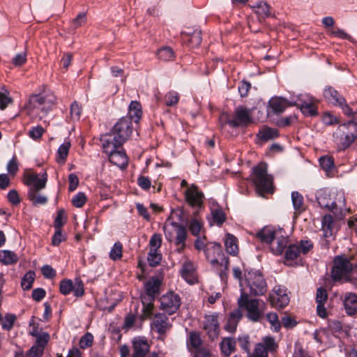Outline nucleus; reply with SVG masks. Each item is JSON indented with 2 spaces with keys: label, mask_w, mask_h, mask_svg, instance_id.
<instances>
[{
  "label": "nucleus",
  "mask_w": 357,
  "mask_h": 357,
  "mask_svg": "<svg viewBox=\"0 0 357 357\" xmlns=\"http://www.w3.org/2000/svg\"><path fill=\"white\" fill-rule=\"evenodd\" d=\"M56 100V96L52 92L44 91L30 96L24 107L29 116H36L39 112L47 114L52 109Z\"/></svg>",
  "instance_id": "nucleus-1"
},
{
  "label": "nucleus",
  "mask_w": 357,
  "mask_h": 357,
  "mask_svg": "<svg viewBox=\"0 0 357 357\" xmlns=\"http://www.w3.org/2000/svg\"><path fill=\"white\" fill-rule=\"evenodd\" d=\"M331 277L335 281H349L357 284V265L353 266L347 259L337 257L334 260Z\"/></svg>",
  "instance_id": "nucleus-2"
},
{
  "label": "nucleus",
  "mask_w": 357,
  "mask_h": 357,
  "mask_svg": "<svg viewBox=\"0 0 357 357\" xmlns=\"http://www.w3.org/2000/svg\"><path fill=\"white\" fill-rule=\"evenodd\" d=\"M238 306L241 310L245 309L247 317L256 322L263 317L266 310V303L261 299L250 298L248 294L243 289L238 299Z\"/></svg>",
  "instance_id": "nucleus-3"
},
{
  "label": "nucleus",
  "mask_w": 357,
  "mask_h": 357,
  "mask_svg": "<svg viewBox=\"0 0 357 357\" xmlns=\"http://www.w3.org/2000/svg\"><path fill=\"white\" fill-rule=\"evenodd\" d=\"M204 253L210 264L217 268H219L220 276L223 279L228 270L229 259L222 253L221 245L216 243H208Z\"/></svg>",
  "instance_id": "nucleus-4"
},
{
  "label": "nucleus",
  "mask_w": 357,
  "mask_h": 357,
  "mask_svg": "<svg viewBox=\"0 0 357 357\" xmlns=\"http://www.w3.org/2000/svg\"><path fill=\"white\" fill-rule=\"evenodd\" d=\"M252 180L258 192L272 193L273 192V176L267 173V164L260 162L252 169Z\"/></svg>",
  "instance_id": "nucleus-5"
},
{
  "label": "nucleus",
  "mask_w": 357,
  "mask_h": 357,
  "mask_svg": "<svg viewBox=\"0 0 357 357\" xmlns=\"http://www.w3.org/2000/svg\"><path fill=\"white\" fill-rule=\"evenodd\" d=\"M245 284L242 285L241 291L245 289L249 296H261L267 291L266 282L262 274L257 271H250L245 274Z\"/></svg>",
  "instance_id": "nucleus-6"
},
{
  "label": "nucleus",
  "mask_w": 357,
  "mask_h": 357,
  "mask_svg": "<svg viewBox=\"0 0 357 357\" xmlns=\"http://www.w3.org/2000/svg\"><path fill=\"white\" fill-rule=\"evenodd\" d=\"M164 231L166 239L169 243H174L177 252H181L185 248L188 235L185 227L176 222H166Z\"/></svg>",
  "instance_id": "nucleus-7"
},
{
  "label": "nucleus",
  "mask_w": 357,
  "mask_h": 357,
  "mask_svg": "<svg viewBox=\"0 0 357 357\" xmlns=\"http://www.w3.org/2000/svg\"><path fill=\"white\" fill-rule=\"evenodd\" d=\"M132 130V122L130 117H122L113 126L110 132L119 141L125 143L130 138Z\"/></svg>",
  "instance_id": "nucleus-8"
},
{
  "label": "nucleus",
  "mask_w": 357,
  "mask_h": 357,
  "mask_svg": "<svg viewBox=\"0 0 357 357\" xmlns=\"http://www.w3.org/2000/svg\"><path fill=\"white\" fill-rule=\"evenodd\" d=\"M313 247L310 241L302 240L299 244L289 245L285 252V264L291 265V261L297 259L301 254H307Z\"/></svg>",
  "instance_id": "nucleus-9"
},
{
  "label": "nucleus",
  "mask_w": 357,
  "mask_h": 357,
  "mask_svg": "<svg viewBox=\"0 0 357 357\" xmlns=\"http://www.w3.org/2000/svg\"><path fill=\"white\" fill-rule=\"evenodd\" d=\"M47 181L46 172L42 174L29 173L24 175V183L29 187L28 192H40L46 187Z\"/></svg>",
  "instance_id": "nucleus-10"
},
{
  "label": "nucleus",
  "mask_w": 357,
  "mask_h": 357,
  "mask_svg": "<svg viewBox=\"0 0 357 357\" xmlns=\"http://www.w3.org/2000/svg\"><path fill=\"white\" fill-rule=\"evenodd\" d=\"M268 301L273 307H284L289 302L287 289L282 286H275L269 294Z\"/></svg>",
  "instance_id": "nucleus-11"
},
{
  "label": "nucleus",
  "mask_w": 357,
  "mask_h": 357,
  "mask_svg": "<svg viewBox=\"0 0 357 357\" xmlns=\"http://www.w3.org/2000/svg\"><path fill=\"white\" fill-rule=\"evenodd\" d=\"M294 105L299 107L301 112L307 116H313L318 114L317 100L308 95H300L297 102Z\"/></svg>",
  "instance_id": "nucleus-12"
},
{
  "label": "nucleus",
  "mask_w": 357,
  "mask_h": 357,
  "mask_svg": "<svg viewBox=\"0 0 357 357\" xmlns=\"http://www.w3.org/2000/svg\"><path fill=\"white\" fill-rule=\"evenodd\" d=\"M160 309L172 314L175 313L181 305L179 296L173 291H169L160 298Z\"/></svg>",
  "instance_id": "nucleus-13"
},
{
  "label": "nucleus",
  "mask_w": 357,
  "mask_h": 357,
  "mask_svg": "<svg viewBox=\"0 0 357 357\" xmlns=\"http://www.w3.org/2000/svg\"><path fill=\"white\" fill-rule=\"evenodd\" d=\"M59 289L63 295H68L72 291L77 297H81L84 294V284L79 278H76L74 282L69 279L61 280Z\"/></svg>",
  "instance_id": "nucleus-14"
},
{
  "label": "nucleus",
  "mask_w": 357,
  "mask_h": 357,
  "mask_svg": "<svg viewBox=\"0 0 357 357\" xmlns=\"http://www.w3.org/2000/svg\"><path fill=\"white\" fill-rule=\"evenodd\" d=\"M251 123V110L245 107H238L235 109L234 119L227 120V123L231 127L247 126Z\"/></svg>",
  "instance_id": "nucleus-15"
},
{
  "label": "nucleus",
  "mask_w": 357,
  "mask_h": 357,
  "mask_svg": "<svg viewBox=\"0 0 357 357\" xmlns=\"http://www.w3.org/2000/svg\"><path fill=\"white\" fill-rule=\"evenodd\" d=\"M317 199L319 205L321 208H324L332 211L337 218L341 219L344 215L341 210L339 211L337 204L331 199V196L327 191L320 190L318 192Z\"/></svg>",
  "instance_id": "nucleus-16"
},
{
  "label": "nucleus",
  "mask_w": 357,
  "mask_h": 357,
  "mask_svg": "<svg viewBox=\"0 0 357 357\" xmlns=\"http://www.w3.org/2000/svg\"><path fill=\"white\" fill-rule=\"evenodd\" d=\"M151 326L159 334L160 338L163 339L165 334L172 328V323L167 315L158 313L154 316Z\"/></svg>",
  "instance_id": "nucleus-17"
},
{
  "label": "nucleus",
  "mask_w": 357,
  "mask_h": 357,
  "mask_svg": "<svg viewBox=\"0 0 357 357\" xmlns=\"http://www.w3.org/2000/svg\"><path fill=\"white\" fill-rule=\"evenodd\" d=\"M100 141L103 151L107 154L112 153L118 149L123 148V143L119 139L112 135L110 132L101 136Z\"/></svg>",
  "instance_id": "nucleus-18"
},
{
  "label": "nucleus",
  "mask_w": 357,
  "mask_h": 357,
  "mask_svg": "<svg viewBox=\"0 0 357 357\" xmlns=\"http://www.w3.org/2000/svg\"><path fill=\"white\" fill-rule=\"evenodd\" d=\"M204 328L206 331L209 338L214 340L218 337L219 333V322L217 314H208L204 317Z\"/></svg>",
  "instance_id": "nucleus-19"
},
{
  "label": "nucleus",
  "mask_w": 357,
  "mask_h": 357,
  "mask_svg": "<svg viewBox=\"0 0 357 357\" xmlns=\"http://www.w3.org/2000/svg\"><path fill=\"white\" fill-rule=\"evenodd\" d=\"M203 193L199 191L195 185H192L185 191V199L192 207H200L203 202Z\"/></svg>",
  "instance_id": "nucleus-20"
},
{
  "label": "nucleus",
  "mask_w": 357,
  "mask_h": 357,
  "mask_svg": "<svg viewBox=\"0 0 357 357\" xmlns=\"http://www.w3.org/2000/svg\"><path fill=\"white\" fill-rule=\"evenodd\" d=\"M182 278L189 284L197 282L196 268L194 264L188 259H185L181 270Z\"/></svg>",
  "instance_id": "nucleus-21"
},
{
  "label": "nucleus",
  "mask_w": 357,
  "mask_h": 357,
  "mask_svg": "<svg viewBox=\"0 0 357 357\" xmlns=\"http://www.w3.org/2000/svg\"><path fill=\"white\" fill-rule=\"evenodd\" d=\"M133 352L131 357H145L149 351V345L144 337H135L132 340Z\"/></svg>",
  "instance_id": "nucleus-22"
},
{
  "label": "nucleus",
  "mask_w": 357,
  "mask_h": 357,
  "mask_svg": "<svg viewBox=\"0 0 357 357\" xmlns=\"http://www.w3.org/2000/svg\"><path fill=\"white\" fill-rule=\"evenodd\" d=\"M160 284L161 280L160 279L157 278H151L145 283V294H142V296H146V298L151 300H155L160 293Z\"/></svg>",
  "instance_id": "nucleus-23"
},
{
  "label": "nucleus",
  "mask_w": 357,
  "mask_h": 357,
  "mask_svg": "<svg viewBox=\"0 0 357 357\" xmlns=\"http://www.w3.org/2000/svg\"><path fill=\"white\" fill-rule=\"evenodd\" d=\"M327 299L328 293L326 290L323 287L318 288L316 294L317 312L321 318H325L327 316L325 307V303L327 301Z\"/></svg>",
  "instance_id": "nucleus-24"
},
{
  "label": "nucleus",
  "mask_w": 357,
  "mask_h": 357,
  "mask_svg": "<svg viewBox=\"0 0 357 357\" xmlns=\"http://www.w3.org/2000/svg\"><path fill=\"white\" fill-rule=\"evenodd\" d=\"M107 155L109 162L121 169H123L128 165V158L123 148L112 151Z\"/></svg>",
  "instance_id": "nucleus-25"
},
{
  "label": "nucleus",
  "mask_w": 357,
  "mask_h": 357,
  "mask_svg": "<svg viewBox=\"0 0 357 357\" xmlns=\"http://www.w3.org/2000/svg\"><path fill=\"white\" fill-rule=\"evenodd\" d=\"M294 105L282 97H273L268 101V108L274 114L282 113L289 106Z\"/></svg>",
  "instance_id": "nucleus-26"
},
{
  "label": "nucleus",
  "mask_w": 357,
  "mask_h": 357,
  "mask_svg": "<svg viewBox=\"0 0 357 357\" xmlns=\"http://www.w3.org/2000/svg\"><path fill=\"white\" fill-rule=\"evenodd\" d=\"M288 243V236L283 235L281 231L280 234H277L275 237L271 245V250L274 255H280L287 248Z\"/></svg>",
  "instance_id": "nucleus-27"
},
{
  "label": "nucleus",
  "mask_w": 357,
  "mask_h": 357,
  "mask_svg": "<svg viewBox=\"0 0 357 357\" xmlns=\"http://www.w3.org/2000/svg\"><path fill=\"white\" fill-rule=\"evenodd\" d=\"M281 231L265 227L257 233V237L262 242L271 245L277 234H280Z\"/></svg>",
  "instance_id": "nucleus-28"
},
{
  "label": "nucleus",
  "mask_w": 357,
  "mask_h": 357,
  "mask_svg": "<svg viewBox=\"0 0 357 357\" xmlns=\"http://www.w3.org/2000/svg\"><path fill=\"white\" fill-rule=\"evenodd\" d=\"M344 306L346 313L352 316L357 312V296L353 293H347L344 295Z\"/></svg>",
  "instance_id": "nucleus-29"
},
{
  "label": "nucleus",
  "mask_w": 357,
  "mask_h": 357,
  "mask_svg": "<svg viewBox=\"0 0 357 357\" xmlns=\"http://www.w3.org/2000/svg\"><path fill=\"white\" fill-rule=\"evenodd\" d=\"M243 314L240 309H236L230 313L227 323L225 326L226 331L229 333H234L238 325L239 320L242 318Z\"/></svg>",
  "instance_id": "nucleus-30"
},
{
  "label": "nucleus",
  "mask_w": 357,
  "mask_h": 357,
  "mask_svg": "<svg viewBox=\"0 0 357 357\" xmlns=\"http://www.w3.org/2000/svg\"><path fill=\"white\" fill-rule=\"evenodd\" d=\"M334 137L337 140L340 141L342 146L345 149L349 147L357 138L354 134H352V131H348L345 130V132H340L338 130L335 133H334Z\"/></svg>",
  "instance_id": "nucleus-31"
},
{
  "label": "nucleus",
  "mask_w": 357,
  "mask_h": 357,
  "mask_svg": "<svg viewBox=\"0 0 357 357\" xmlns=\"http://www.w3.org/2000/svg\"><path fill=\"white\" fill-rule=\"evenodd\" d=\"M225 246L229 254L236 255L238 253V239L233 234L228 233L225 235Z\"/></svg>",
  "instance_id": "nucleus-32"
},
{
  "label": "nucleus",
  "mask_w": 357,
  "mask_h": 357,
  "mask_svg": "<svg viewBox=\"0 0 357 357\" xmlns=\"http://www.w3.org/2000/svg\"><path fill=\"white\" fill-rule=\"evenodd\" d=\"M324 97L334 105L343 104L344 98L342 97L338 92L332 87H328L324 90Z\"/></svg>",
  "instance_id": "nucleus-33"
},
{
  "label": "nucleus",
  "mask_w": 357,
  "mask_h": 357,
  "mask_svg": "<svg viewBox=\"0 0 357 357\" xmlns=\"http://www.w3.org/2000/svg\"><path fill=\"white\" fill-rule=\"evenodd\" d=\"M142 114V111L140 103L137 101H131L129 105L128 116L127 117H130V120L132 121L133 119L135 123H137L141 119Z\"/></svg>",
  "instance_id": "nucleus-34"
},
{
  "label": "nucleus",
  "mask_w": 357,
  "mask_h": 357,
  "mask_svg": "<svg viewBox=\"0 0 357 357\" xmlns=\"http://www.w3.org/2000/svg\"><path fill=\"white\" fill-rule=\"evenodd\" d=\"M252 8L259 20L265 19L270 15V6L266 2L259 1Z\"/></svg>",
  "instance_id": "nucleus-35"
},
{
  "label": "nucleus",
  "mask_w": 357,
  "mask_h": 357,
  "mask_svg": "<svg viewBox=\"0 0 357 357\" xmlns=\"http://www.w3.org/2000/svg\"><path fill=\"white\" fill-rule=\"evenodd\" d=\"M18 261L17 255L10 250H0V261L3 264L9 265Z\"/></svg>",
  "instance_id": "nucleus-36"
},
{
  "label": "nucleus",
  "mask_w": 357,
  "mask_h": 357,
  "mask_svg": "<svg viewBox=\"0 0 357 357\" xmlns=\"http://www.w3.org/2000/svg\"><path fill=\"white\" fill-rule=\"evenodd\" d=\"M70 142L65 141L58 149L56 161L59 163H64L68 155Z\"/></svg>",
  "instance_id": "nucleus-37"
},
{
  "label": "nucleus",
  "mask_w": 357,
  "mask_h": 357,
  "mask_svg": "<svg viewBox=\"0 0 357 357\" xmlns=\"http://www.w3.org/2000/svg\"><path fill=\"white\" fill-rule=\"evenodd\" d=\"M235 341L230 337L224 338L220 343V349L225 356H229L235 349Z\"/></svg>",
  "instance_id": "nucleus-38"
},
{
  "label": "nucleus",
  "mask_w": 357,
  "mask_h": 357,
  "mask_svg": "<svg viewBox=\"0 0 357 357\" xmlns=\"http://www.w3.org/2000/svg\"><path fill=\"white\" fill-rule=\"evenodd\" d=\"M158 59L164 61H172L175 57V53L170 47H163L158 50Z\"/></svg>",
  "instance_id": "nucleus-39"
},
{
  "label": "nucleus",
  "mask_w": 357,
  "mask_h": 357,
  "mask_svg": "<svg viewBox=\"0 0 357 357\" xmlns=\"http://www.w3.org/2000/svg\"><path fill=\"white\" fill-rule=\"evenodd\" d=\"M27 196L33 205H44L47 202V197L39 192H28Z\"/></svg>",
  "instance_id": "nucleus-40"
},
{
  "label": "nucleus",
  "mask_w": 357,
  "mask_h": 357,
  "mask_svg": "<svg viewBox=\"0 0 357 357\" xmlns=\"http://www.w3.org/2000/svg\"><path fill=\"white\" fill-rule=\"evenodd\" d=\"M202 341L201 340L200 335L198 333L191 332L189 335V339L188 341V346L193 348L195 351L197 350H200L202 346Z\"/></svg>",
  "instance_id": "nucleus-41"
},
{
  "label": "nucleus",
  "mask_w": 357,
  "mask_h": 357,
  "mask_svg": "<svg viewBox=\"0 0 357 357\" xmlns=\"http://www.w3.org/2000/svg\"><path fill=\"white\" fill-rule=\"evenodd\" d=\"M211 216L213 222L218 226H221L226 220V216L223 211L215 208L211 210Z\"/></svg>",
  "instance_id": "nucleus-42"
},
{
  "label": "nucleus",
  "mask_w": 357,
  "mask_h": 357,
  "mask_svg": "<svg viewBox=\"0 0 357 357\" xmlns=\"http://www.w3.org/2000/svg\"><path fill=\"white\" fill-rule=\"evenodd\" d=\"M35 275V272L32 271H28L24 275L21 281V286L24 290H29L32 287Z\"/></svg>",
  "instance_id": "nucleus-43"
},
{
  "label": "nucleus",
  "mask_w": 357,
  "mask_h": 357,
  "mask_svg": "<svg viewBox=\"0 0 357 357\" xmlns=\"http://www.w3.org/2000/svg\"><path fill=\"white\" fill-rule=\"evenodd\" d=\"M333 225V217L331 215H324L322 220V229L326 237H328L332 235Z\"/></svg>",
  "instance_id": "nucleus-44"
},
{
  "label": "nucleus",
  "mask_w": 357,
  "mask_h": 357,
  "mask_svg": "<svg viewBox=\"0 0 357 357\" xmlns=\"http://www.w3.org/2000/svg\"><path fill=\"white\" fill-rule=\"evenodd\" d=\"M259 136L262 140L267 141L277 137L278 136V133L277 130L275 128L264 127L260 130Z\"/></svg>",
  "instance_id": "nucleus-45"
},
{
  "label": "nucleus",
  "mask_w": 357,
  "mask_h": 357,
  "mask_svg": "<svg viewBox=\"0 0 357 357\" xmlns=\"http://www.w3.org/2000/svg\"><path fill=\"white\" fill-rule=\"evenodd\" d=\"M291 201L294 208L296 211H301L303 208V197L297 191L291 192Z\"/></svg>",
  "instance_id": "nucleus-46"
},
{
  "label": "nucleus",
  "mask_w": 357,
  "mask_h": 357,
  "mask_svg": "<svg viewBox=\"0 0 357 357\" xmlns=\"http://www.w3.org/2000/svg\"><path fill=\"white\" fill-rule=\"evenodd\" d=\"M356 120L349 121L347 123L341 124L338 127V132L344 133L345 130L352 131V134L357 137V123Z\"/></svg>",
  "instance_id": "nucleus-47"
},
{
  "label": "nucleus",
  "mask_w": 357,
  "mask_h": 357,
  "mask_svg": "<svg viewBox=\"0 0 357 357\" xmlns=\"http://www.w3.org/2000/svg\"><path fill=\"white\" fill-rule=\"evenodd\" d=\"M141 298L143 304L144 315L146 317H150L153 312L154 300H151L146 298V296H141Z\"/></svg>",
  "instance_id": "nucleus-48"
},
{
  "label": "nucleus",
  "mask_w": 357,
  "mask_h": 357,
  "mask_svg": "<svg viewBox=\"0 0 357 357\" xmlns=\"http://www.w3.org/2000/svg\"><path fill=\"white\" fill-rule=\"evenodd\" d=\"M162 259V255L158 252V250H150L148 255V262L149 264L155 267L158 266Z\"/></svg>",
  "instance_id": "nucleus-49"
},
{
  "label": "nucleus",
  "mask_w": 357,
  "mask_h": 357,
  "mask_svg": "<svg viewBox=\"0 0 357 357\" xmlns=\"http://www.w3.org/2000/svg\"><path fill=\"white\" fill-rule=\"evenodd\" d=\"M122 244L120 242L115 243L109 252L110 259L114 261L119 260L122 257Z\"/></svg>",
  "instance_id": "nucleus-50"
},
{
  "label": "nucleus",
  "mask_w": 357,
  "mask_h": 357,
  "mask_svg": "<svg viewBox=\"0 0 357 357\" xmlns=\"http://www.w3.org/2000/svg\"><path fill=\"white\" fill-rule=\"evenodd\" d=\"M203 226V222L197 218H194L190 221L188 227L191 234L197 236Z\"/></svg>",
  "instance_id": "nucleus-51"
},
{
  "label": "nucleus",
  "mask_w": 357,
  "mask_h": 357,
  "mask_svg": "<svg viewBox=\"0 0 357 357\" xmlns=\"http://www.w3.org/2000/svg\"><path fill=\"white\" fill-rule=\"evenodd\" d=\"M321 168L326 172H329L334 167V162L331 157L323 156L319 159Z\"/></svg>",
  "instance_id": "nucleus-52"
},
{
  "label": "nucleus",
  "mask_w": 357,
  "mask_h": 357,
  "mask_svg": "<svg viewBox=\"0 0 357 357\" xmlns=\"http://www.w3.org/2000/svg\"><path fill=\"white\" fill-rule=\"evenodd\" d=\"M16 320V316L13 314H7L2 321V328L5 330H10Z\"/></svg>",
  "instance_id": "nucleus-53"
},
{
  "label": "nucleus",
  "mask_w": 357,
  "mask_h": 357,
  "mask_svg": "<svg viewBox=\"0 0 357 357\" xmlns=\"http://www.w3.org/2000/svg\"><path fill=\"white\" fill-rule=\"evenodd\" d=\"M322 121L326 126H333L339 123L340 121L337 116H333L331 112H324L322 116Z\"/></svg>",
  "instance_id": "nucleus-54"
},
{
  "label": "nucleus",
  "mask_w": 357,
  "mask_h": 357,
  "mask_svg": "<svg viewBox=\"0 0 357 357\" xmlns=\"http://www.w3.org/2000/svg\"><path fill=\"white\" fill-rule=\"evenodd\" d=\"M35 337V344L44 349L46 344L50 340V335L48 334V333L43 332V333H40V335H37Z\"/></svg>",
  "instance_id": "nucleus-55"
},
{
  "label": "nucleus",
  "mask_w": 357,
  "mask_h": 357,
  "mask_svg": "<svg viewBox=\"0 0 357 357\" xmlns=\"http://www.w3.org/2000/svg\"><path fill=\"white\" fill-rule=\"evenodd\" d=\"M201 35H202L201 31L195 30L190 36L188 40L192 47H198L201 44L202 40Z\"/></svg>",
  "instance_id": "nucleus-56"
},
{
  "label": "nucleus",
  "mask_w": 357,
  "mask_h": 357,
  "mask_svg": "<svg viewBox=\"0 0 357 357\" xmlns=\"http://www.w3.org/2000/svg\"><path fill=\"white\" fill-rule=\"evenodd\" d=\"M266 318L270 322L273 331H278L280 328V324L276 313L271 312L266 314Z\"/></svg>",
  "instance_id": "nucleus-57"
},
{
  "label": "nucleus",
  "mask_w": 357,
  "mask_h": 357,
  "mask_svg": "<svg viewBox=\"0 0 357 357\" xmlns=\"http://www.w3.org/2000/svg\"><path fill=\"white\" fill-rule=\"evenodd\" d=\"M179 97L176 92L169 91L165 96V102L167 106H174L178 101Z\"/></svg>",
  "instance_id": "nucleus-58"
},
{
  "label": "nucleus",
  "mask_w": 357,
  "mask_h": 357,
  "mask_svg": "<svg viewBox=\"0 0 357 357\" xmlns=\"http://www.w3.org/2000/svg\"><path fill=\"white\" fill-rule=\"evenodd\" d=\"M66 221V215L63 209H61L58 211L56 217L54 220L55 229H61V227L64 225Z\"/></svg>",
  "instance_id": "nucleus-59"
},
{
  "label": "nucleus",
  "mask_w": 357,
  "mask_h": 357,
  "mask_svg": "<svg viewBox=\"0 0 357 357\" xmlns=\"http://www.w3.org/2000/svg\"><path fill=\"white\" fill-rule=\"evenodd\" d=\"M261 343L265 345V348L268 352L275 351L278 348V344L274 338L271 337H265Z\"/></svg>",
  "instance_id": "nucleus-60"
},
{
  "label": "nucleus",
  "mask_w": 357,
  "mask_h": 357,
  "mask_svg": "<svg viewBox=\"0 0 357 357\" xmlns=\"http://www.w3.org/2000/svg\"><path fill=\"white\" fill-rule=\"evenodd\" d=\"M82 109L77 102H73L70 106V118L73 121L79 120L81 116Z\"/></svg>",
  "instance_id": "nucleus-61"
},
{
  "label": "nucleus",
  "mask_w": 357,
  "mask_h": 357,
  "mask_svg": "<svg viewBox=\"0 0 357 357\" xmlns=\"http://www.w3.org/2000/svg\"><path fill=\"white\" fill-rule=\"evenodd\" d=\"M162 243V238L160 234H154L149 241L150 250H158Z\"/></svg>",
  "instance_id": "nucleus-62"
},
{
  "label": "nucleus",
  "mask_w": 357,
  "mask_h": 357,
  "mask_svg": "<svg viewBox=\"0 0 357 357\" xmlns=\"http://www.w3.org/2000/svg\"><path fill=\"white\" fill-rule=\"evenodd\" d=\"M86 197L84 192H78L73 199L72 203L73 206L77 208L82 207L86 203Z\"/></svg>",
  "instance_id": "nucleus-63"
},
{
  "label": "nucleus",
  "mask_w": 357,
  "mask_h": 357,
  "mask_svg": "<svg viewBox=\"0 0 357 357\" xmlns=\"http://www.w3.org/2000/svg\"><path fill=\"white\" fill-rule=\"evenodd\" d=\"M93 336L90 333L84 334L79 340V346L82 349L89 347L92 345Z\"/></svg>",
  "instance_id": "nucleus-64"
}]
</instances>
